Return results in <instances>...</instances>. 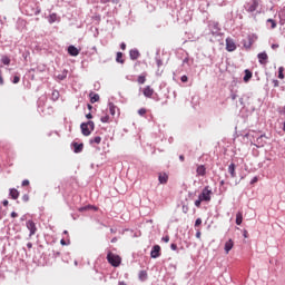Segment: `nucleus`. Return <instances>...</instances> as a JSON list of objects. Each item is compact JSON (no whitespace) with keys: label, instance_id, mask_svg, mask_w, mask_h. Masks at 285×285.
Returning a JSON list of instances; mask_svg holds the SVG:
<instances>
[{"label":"nucleus","instance_id":"nucleus-1","mask_svg":"<svg viewBox=\"0 0 285 285\" xmlns=\"http://www.w3.org/2000/svg\"><path fill=\"white\" fill-rule=\"evenodd\" d=\"M81 132L85 137H90V134L92 130H95V122L92 120H89L88 122H82L80 125Z\"/></svg>","mask_w":285,"mask_h":285},{"label":"nucleus","instance_id":"nucleus-2","mask_svg":"<svg viewBox=\"0 0 285 285\" xmlns=\"http://www.w3.org/2000/svg\"><path fill=\"white\" fill-rule=\"evenodd\" d=\"M107 262L111 264V266H119L121 264V257L119 255L112 254V252H109L107 255Z\"/></svg>","mask_w":285,"mask_h":285},{"label":"nucleus","instance_id":"nucleus-3","mask_svg":"<svg viewBox=\"0 0 285 285\" xmlns=\"http://www.w3.org/2000/svg\"><path fill=\"white\" fill-rule=\"evenodd\" d=\"M213 195V189L209 186L204 187L203 191L198 196L200 200L210 202Z\"/></svg>","mask_w":285,"mask_h":285},{"label":"nucleus","instance_id":"nucleus-4","mask_svg":"<svg viewBox=\"0 0 285 285\" xmlns=\"http://www.w3.org/2000/svg\"><path fill=\"white\" fill-rule=\"evenodd\" d=\"M246 12H255L259 8V0H249L244 6Z\"/></svg>","mask_w":285,"mask_h":285},{"label":"nucleus","instance_id":"nucleus-5","mask_svg":"<svg viewBox=\"0 0 285 285\" xmlns=\"http://www.w3.org/2000/svg\"><path fill=\"white\" fill-rule=\"evenodd\" d=\"M26 226L30 233L29 237L37 235V224H35L32 220H27Z\"/></svg>","mask_w":285,"mask_h":285},{"label":"nucleus","instance_id":"nucleus-6","mask_svg":"<svg viewBox=\"0 0 285 285\" xmlns=\"http://www.w3.org/2000/svg\"><path fill=\"white\" fill-rule=\"evenodd\" d=\"M226 50L227 52H235L237 50V45H235V40L232 38L226 39Z\"/></svg>","mask_w":285,"mask_h":285},{"label":"nucleus","instance_id":"nucleus-7","mask_svg":"<svg viewBox=\"0 0 285 285\" xmlns=\"http://www.w3.org/2000/svg\"><path fill=\"white\" fill-rule=\"evenodd\" d=\"M150 257L153 259H157V257H161V247L159 245H155L150 252Z\"/></svg>","mask_w":285,"mask_h":285},{"label":"nucleus","instance_id":"nucleus-8","mask_svg":"<svg viewBox=\"0 0 285 285\" xmlns=\"http://www.w3.org/2000/svg\"><path fill=\"white\" fill-rule=\"evenodd\" d=\"M257 59L261 66H266V63H268V53H266V51H263L257 55Z\"/></svg>","mask_w":285,"mask_h":285},{"label":"nucleus","instance_id":"nucleus-9","mask_svg":"<svg viewBox=\"0 0 285 285\" xmlns=\"http://www.w3.org/2000/svg\"><path fill=\"white\" fill-rule=\"evenodd\" d=\"M196 175L197 177H206V166L198 165L196 168Z\"/></svg>","mask_w":285,"mask_h":285},{"label":"nucleus","instance_id":"nucleus-10","mask_svg":"<svg viewBox=\"0 0 285 285\" xmlns=\"http://www.w3.org/2000/svg\"><path fill=\"white\" fill-rule=\"evenodd\" d=\"M235 246V242H233V239H228L226 243H225V253L226 255H228V253H230V250H233V247Z\"/></svg>","mask_w":285,"mask_h":285},{"label":"nucleus","instance_id":"nucleus-11","mask_svg":"<svg viewBox=\"0 0 285 285\" xmlns=\"http://www.w3.org/2000/svg\"><path fill=\"white\" fill-rule=\"evenodd\" d=\"M142 95L150 98V97H153V95H155V89L151 88L150 86H147V87L144 88Z\"/></svg>","mask_w":285,"mask_h":285},{"label":"nucleus","instance_id":"nucleus-12","mask_svg":"<svg viewBox=\"0 0 285 285\" xmlns=\"http://www.w3.org/2000/svg\"><path fill=\"white\" fill-rule=\"evenodd\" d=\"M68 53H69L71 57H78V55H79V49H77V47H75V46H69V47H68Z\"/></svg>","mask_w":285,"mask_h":285},{"label":"nucleus","instance_id":"nucleus-13","mask_svg":"<svg viewBox=\"0 0 285 285\" xmlns=\"http://www.w3.org/2000/svg\"><path fill=\"white\" fill-rule=\"evenodd\" d=\"M129 56H130V59H131L132 61H137V58L140 57L139 50H137V49H131V50L129 51Z\"/></svg>","mask_w":285,"mask_h":285},{"label":"nucleus","instance_id":"nucleus-14","mask_svg":"<svg viewBox=\"0 0 285 285\" xmlns=\"http://www.w3.org/2000/svg\"><path fill=\"white\" fill-rule=\"evenodd\" d=\"M159 184H168V174L160 173L158 176Z\"/></svg>","mask_w":285,"mask_h":285},{"label":"nucleus","instance_id":"nucleus-15","mask_svg":"<svg viewBox=\"0 0 285 285\" xmlns=\"http://www.w3.org/2000/svg\"><path fill=\"white\" fill-rule=\"evenodd\" d=\"M228 173L230 175V177L233 179H235V177H237V173L235 171V164L232 163L229 166H228Z\"/></svg>","mask_w":285,"mask_h":285},{"label":"nucleus","instance_id":"nucleus-16","mask_svg":"<svg viewBox=\"0 0 285 285\" xmlns=\"http://www.w3.org/2000/svg\"><path fill=\"white\" fill-rule=\"evenodd\" d=\"M83 150V144L73 142V153H81Z\"/></svg>","mask_w":285,"mask_h":285},{"label":"nucleus","instance_id":"nucleus-17","mask_svg":"<svg viewBox=\"0 0 285 285\" xmlns=\"http://www.w3.org/2000/svg\"><path fill=\"white\" fill-rule=\"evenodd\" d=\"M89 98H90L91 104H97V101H99V95L95 94L92 91L89 94Z\"/></svg>","mask_w":285,"mask_h":285},{"label":"nucleus","instance_id":"nucleus-18","mask_svg":"<svg viewBox=\"0 0 285 285\" xmlns=\"http://www.w3.org/2000/svg\"><path fill=\"white\" fill-rule=\"evenodd\" d=\"M257 148H264L266 146V141H264V136H259L256 140Z\"/></svg>","mask_w":285,"mask_h":285},{"label":"nucleus","instance_id":"nucleus-19","mask_svg":"<svg viewBox=\"0 0 285 285\" xmlns=\"http://www.w3.org/2000/svg\"><path fill=\"white\" fill-rule=\"evenodd\" d=\"M242 222H244V214H242V212H238L236 214V224H237V226H242Z\"/></svg>","mask_w":285,"mask_h":285},{"label":"nucleus","instance_id":"nucleus-20","mask_svg":"<svg viewBox=\"0 0 285 285\" xmlns=\"http://www.w3.org/2000/svg\"><path fill=\"white\" fill-rule=\"evenodd\" d=\"M138 277H139L140 282H146L148 279V272L140 271Z\"/></svg>","mask_w":285,"mask_h":285},{"label":"nucleus","instance_id":"nucleus-21","mask_svg":"<svg viewBox=\"0 0 285 285\" xmlns=\"http://www.w3.org/2000/svg\"><path fill=\"white\" fill-rule=\"evenodd\" d=\"M250 79H253V72H250V70L246 69L245 76H244V81L248 82V81H250Z\"/></svg>","mask_w":285,"mask_h":285},{"label":"nucleus","instance_id":"nucleus-22","mask_svg":"<svg viewBox=\"0 0 285 285\" xmlns=\"http://www.w3.org/2000/svg\"><path fill=\"white\" fill-rule=\"evenodd\" d=\"M10 197L12 199H19V190L14 189V188H11L10 189V193H9Z\"/></svg>","mask_w":285,"mask_h":285},{"label":"nucleus","instance_id":"nucleus-23","mask_svg":"<svg viewBox=\"0 0 285 285\" xmlns=\"http://www.w3.org/2000/svg\"><path fill=\"white\" fill-rule=\"evenodd\" d=\"M109 112L112 117H115V115L117 114V106H115V104L109 102Z\"/></svg>","mask_w":285,"mask_h":285},{"label":"nucleus","instance_id":"nucleus-24","mask_svg":"<svg viewBox=\"0 0 285 285\" xmlns=\"http://www.w3.org/2000/svg\"><path fill=\"white\" fill-rule=\"evenodd\" d=\"M116 61L117 63H124L125 60H124V53L121 51H118L117 55H116Z\"/></svg>","mask_w":285,"mask_h":285},{"label":"nucleus","instance_id":"nucleus-25","mask_svg":"<svg viewBox=\"0 0 285 285\" xmlns=\"http://www.w3.org/2000/svg\"><path fill=\"white\" fill-rule=\"evenodd\" d=\"M89 144H96L97 146H99V144H101V137L100 136H96V137H94V138H91L90 140H89Z\"/></svg>","mask_w":285,"mask_h":285},{"label":"nucleus","instance_id":"nucleus-26","mask_svg":"<svg viewBox=\"0 0 285 285\" xmlns=\"http://www.w3.org/2000/svg\"><path fill=\"white\" fill-rule=\"evenodd\" d=\"M278 17H279V24L284 26V23H285V11L284 10L279 11Z\"/></svg>","mask_w":285,"mask_h":285},{"label":"nucleus","instance_id":"nucleus-27","mask_svg":"<svg viewBox=\"0 0 285 285\" xmlns=\"http://www.w3.org/2000/svg\"><path fill=\"white\" fill-rule=\"evenodd\" d=\"M68 77V70H63L61 71L60 75L57 76V78L60 80V81H63V79H66Z\"/></svg>","mask_w":285,"mask_h":285},{"label":"nucleus","instance_id":"nucleus-28","mask_svg":"<svg viewBox=\"0 0 285 285\" xmlns=\"http://www.w3.org/2000/svg\"><path fill=\"white\" fill-rule=\"evenodd\" d=\"M1 63H3L4 66H10V57L2 56Z\"/></svg>","mask_w":285,"mask_h":285},{"label":"nucleus","instance_id":"nucleus-29","mask_svg":"<svg viewBox=\"0 0 285 285\" xmlns=\"http://www.w3.org/2000/svg\"><path fill=\"white\" fill-rule=\"evenodd\" d=\"M267 23H271L272 30H275V28H277V22H275V20L273 19H267Z\"/></svg>","mask_w":285,"mask_h":285},{"label":"nucleus","instance_id":"nucleus-30","mask_svg":"<svg viewBox=\"0 0 285 285\" xmlns=\"http://www.w3.org/2000/svg\"><path fill=\"white\" fill-rule=\"evenodd\" d=\"M100 121H101L102 124H108V122L110 121V116H108V115L102 116V117L100 118Z\"/></svg>","mask_w":285,"mask_h":285},{"label":"nucleus","instance_id":"nucleus-31","mask_svg":"<svg viewBox=\"0 0 285 285\" xmlns=\"http://www.w3.org/2000/svg\"><path fill=\"white\" fill-rule=\"evenodd\" d=\"M278 79H284V67L278 68Z\"/></svg>","mask_w":285,"mask_h":285},{"label":"nucleus","instance_id":"nucleus-32","mask_svg":"<svg viewBox=\"0 0 285 285\" xmlns=\"http://www.w3.org/2000/svg\"><path fill=\"white\" fill-rule=\"evenodd\" d=\"M137 81H138V83H140V85L146 83V76H139Z\"/></svg>","mask_w":285,"mask_h":285},{"label":"nucleus","instance_id":"nucleus-33","mask_svg":"<svg viewBox=\"0 0 285 285\" xmlns=\"http://www.w3.org/2000/svg\"><path fill=\"white\" fill-rule=\"evenodd\" d=\"M90 208H94V210H97V207H94V206L81 207L79 210L80 213H83V210H90Z\"/></svg>","mask_w":285,"mask_h":285},{"label":"nucleus","instance_id":"nucleus-34","mask_svg":"<svg viewBox=\"0 0 285 285\" xmlns=\"http://www.w3.org/2000/svg\"><path fill=\"white\" fill-rule=\"evenodd\" d=\"M202 202H204V200H202V198L198 196V199L195 200V206H196L197 208H199V207L202 206Z\"/></svg>","mask_w":285,"mask_h":285},{"label":"nucleus","instance_id":"nucleus-35","mask_svg":"<svg viewBox=\"0 0 285 285\" xmlns=\"http://www.w3.org/2000/svg\"><path fill=\"white\" fill-rule=\"evenodd\" d=\"M146 112H147L146 108H140L138 110V115H140V117H144V115H146Z\"/></svg>","mask_w":285,"mask_h":285},{"label":"nucleus","instance_id":"nucleus-36","mask_svg":"<svg viewBox=\"0 0 285 285\" xmlns=\"http://www.w3.org/2000/svg\"><path fill=\"white\" fill-rule=\"evenodd\" d=\"M19 81H21V78L19 76H14L12 83H19Z\"/></svg>","mask_w":285,"mask_h":285},{"label":"nucleus","instance_id":"nucleus-37","mask_svg":"<svg viewBox=\"0 0 285 285\" xmlns=\"http://www.w3.org/2000/svg\"><path fill=\"white\" fill-rule=\"evenodd\" d=\"M163 239V242H165V244H168V242H170V236H165V237H163L161 238Z\"/></svg>","mask_w":285,"mask_h":285},{"label":"nucleus","instance_id":"nucleus-38","mask_svg":"<svg viewBox=\"0 0 285 285\" xmlns=\"http://www.w3.org/2000/svg\"><path fill=\"white\" fill-rule=\"evenodd\" d=\"M22 202H30V196L27 194L22 196Z\"/></svg>","mask_w":285,"mask_h":285},{"label":"nucleus","instance_id":"nucleus-39","mask_svg":"<svg viewBox=\"0 0 285 285\" xmlns=\"http://www.w3.org/2000/svg\"><path fill=\"white\" fill-rule=\"evenodd\" d=\"M0 86H3V72L0 70Z\"/></svg>","mask_w":285,"mask_h":285},{"label":"nucleus","instance_id":"nucleus-40","mask_svg":"<svg viewBox=\"0 0 285 285\" xmlns=\"http://www.w3.org/2000/svg\"><path fill=\"white\" fill-rule=\"evenodd\" d=\"M180 81H183V83H186V81H188V76H181Z\"/></svg>","mask_w":285,"mask_h":285},{"label":"nucleus","instance_id":"nucleus-41","mask_svg":"<svg viewBox=\"0 0 285 285\" xmlns=\"http://www.w3.org/2000/svg\"><path fill=\"white\" fill-rule=\"evenodd\" d=\"M22 186H23V187L30 186V180L24 179V180L22 181Z\"/></svg>","mask_w":285,"mask_h":285},{"label":"nucleus","instance_id":"nucleus-42","mask_svg":"<svg viewBox=\"0 0 285 285\" xmlns=\"http://www.w3.org/2000/svg\"><path fill=\"white\" fill-rule=\"evenodd\" d=\"M195 226H202V218H197L195 222Z\"/></svg>","mask_w":285,"mask_h":285},{"label":"nucleus","instance_id":"nucleus-43","mask_svg":"<svg viewBox=\"0 0 285 285\" xmlns=\"http://www.w3.org/2000/svg\"><path fill=\"white\" fill-rule=\"evenodd\" d=\"M274 83V88H278L279 87V80H273Z\"/></svg>","mask_w":285,"mask_h":285},{"label":"nucleus","instance_id":"nucleus-44","mask_svg":"<svg viewBox=\"0 0 285 285\" xmlns=\"http://www.w3.org/2000/svg\"><path fill=\"white\" fill-rule=\"evenodd\" d=\"M170 248H171V250H177V244H175V243L171 244V245H170Z\"/></svg>","mask_w":285,"mask_h":285},{"label":"nucleus","instance_id":"nucleus-45","mask_svg":"<svg viewBox=\"0 0 285 285\" xmlns=\"http://www.w3.org/2000/svg\"><path fill=\"white\" fill-rule=\"evenodd\" d=\"M230 98L233 99V101H235V99H237V94H232Z\"/></svg>","mask_w":285,"mask_h":285},{"label":"nucleus","instance_id":"nucleus-46","mask_svg":"<svg viewBox=\"0 0 285 285\" xmlns=\"http://www.w3.org/2000/svg\"><path fill=\"white\" fill-rule=\"evenodd\" d=\"M257 177H254L253 179H252V181H250V184H257Z\"/></svg>","mask_w":285,"mask_h":285},{"label":"nucleus","instance_id":"nucleus-47","mask_svg":"<svg viewBox=\"0 0 285 285\" xmlns=\"http://www.w3.org/2000/svg\"><path fill=\"white\" fill-rule=\"evenodd\" d=\"M120 49H121V50H126V45H125V42H122V43L120 45Z\"/></svg>","mask_w":285,"mask_h":285},{"label":"nucleus","instance_id":"nucleus-48","mask_svg":"<svg viewBox=\"0 0 285 285\" xmlns=\"http://www.w3.org/2000/svg\"><path fill=\"white\" fill-rule=\"evenodd\" d=\"M196 237H197V239H199L202 237V232H197Z\"/></svg>","mask_w":285,"mask_h":285},{"label":"nucleus","instance_id":"nucleus-49","mask_svg":"<svg viewBox=\"0 0 285 285\" xmlns=\"http://www.w3.org/2000/svg\"><path fill=\"white\" fill-rule=\"evenodd\" d=\"M276 48H279V45H272L273 50H276Z\"/></svg>","mask_w":285,"mask_h":285},{"label":"nucleus","instance_id":"nucleus-50","mask_svg":"<svg viewBox=\"0 0 285 285\" xmlns=\"http://www.w3.org/2000/svg\"><path fill=\"white\" fill-rule=\"evenodd\" d=\"M11 217H13V218H14V217H18V214H17L16 212H12V213H11Z\"/></svg>","mask_w":285,"mask_h":285},{"label":"nucleus","instance_id":"nucleus-51","mask_svg":"<svg viewBox=\"0 0 285 285\" xmlns=\"http://www.w3.org/2000/svg\"><path fill=\"white\" fill-rule=\"evenodd\" d=\"M86 117H87L88 119H92V114H87Z\"/></svg>","mask_w":285,"mask_h":285},{"label":"nucleus","instance_id":"nucleus-52","mask_svg":"<svg viewBox=\"0 0 285 285\" xmlns=\"http://www.w3.org/2000/svg\"><path fill=\"white\" fill-rule=\"evenodd\" d=\"M101 3H110V0H100Z\"/></svg>","mask_w":285,"mask_h":285},{"label":"nucleus","instance_id":"nucleus-53","mask_svg":"<svg viewBox=\"0 0 285 285\" xmlns=\"http://www.w3.org/2000/svg\"><path fill=\"white\" fill-rule=\"evenodd\" d=\"M27 248H29V249L32 248V243H28Z\"/></svg>","mask_w":285,"mask_h":285},{"label":"nucleus","instance_id":"nucleus-54","mask_svg":"<svg viewBox=\"0 0 285 285\" xmlns=\"http://www.w3.org/2000/svg\"><path fill=\"white\" fill-rule=\"evenodd\" d=\"M179 159H180V161H184V160H185L184 155H180V156H179Z\"/></svg>","mask_w":285,"mask_h":285},{"label":"nucleus","instance_id":"nucleus-55","mask_svg":"<svg viewBox=\"0 0 285 285\" xmlns=\"http://www.w3.org/2000/svg\"><path fill=\"white\" fill-rule=\"evenodd\" d=\"M60 244H61L62 246H66V240L61 239V240H60Z\"/></svg>","mask_w":285,"mask_h":285},{"label":"nucleus","instance_id":"nucleus-56","mask_svg":"<svg viewBox=\"0 0 285 285\" xmlns=\"http://www.w3.org/2000/svg\"><path fill=\"white\" fill-rule=\"evenodd\" d=\"M2 204H3V206H8L9 203H8V200H3Z\"/></svg>","mask_w":285,"mask_h":285},{"label":"nucleus","instance_id":"nucleus-57","mask_svg":"<svg viewBox=\"0 0 285 285\" xmlns=\"http://www.w3.org/2000/svg\"><path fill=\"white\" fill-rule=\"evenodd\" d=\"M118 284L119 285H127L126 282H124V281H120Z\"/></svg>","mask_w":285,"mask_h":285},{"label":"nucleus","instance_id":"nucleus-58","mask_svg":"<svg viewBox=\"0 0 285 285\" xmlns=\"http://www.w3.org/2000/svg\"><path fill=\"white\" fill-rule=\"evenodd\" d=\"M120 0H111L112 3H119Z\"/></svg>","mask_w":285,"mask_h":285},{"label":"nucleus","instance_id":"nucleus-59","mask_svg":"<svg viewBox=\"0 0 285 285\" xmlns=\"http://www.w3.org/2000/svg\"><path fill=\"white\" fill-rule=\"evenodd\" d=\"M115 242H117V238H112L111 239V243L115 244Z\"/></svg>","mask_w":285,"mask_h":285},{"label":"nucleus","instance_id":"nucleus-60","mask_svg":"<svg viewBox=\"0 0 285 285\" xmlns=\"http://www.w3.org/2000/svg\"><path fill=\"white\" fill-rule=\"evenodd\" d=\"M88 109H89V110H92V107H91V105H88Z\"/></svg>","mask_w":285,"mask_h":285},{"label":"nucleus","instance_id":"nucleus-61","mask_svg":"<svg viewBox=\"0 0 285 285\" xmlns=\"http://www.w3.org/2000/svg\"><path fill=\"white\" fill-rule=\"evenodd\" d=\"M76 266H77V262H75Z\"/></svg>","mask_w":285,"mask_h":285}]
</instances>
